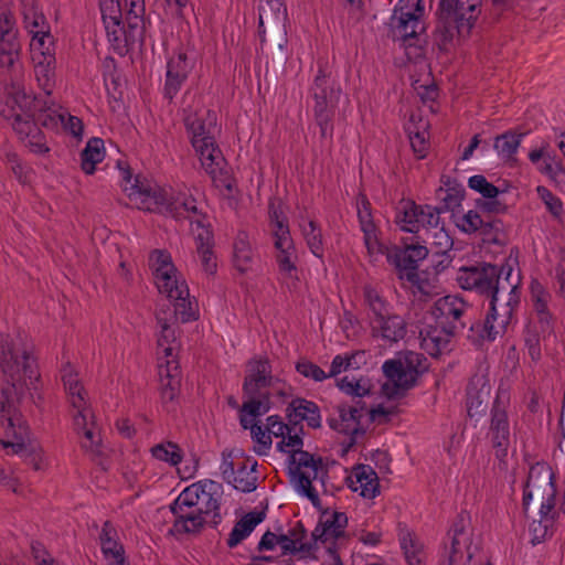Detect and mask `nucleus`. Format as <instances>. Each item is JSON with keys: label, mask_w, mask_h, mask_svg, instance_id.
Returning a JSON list of instances; mask_svg holds the SVG:
<instances>
[{"label": "nucleus", "mask_w": 565, "mask_h": 565, "mask_svg": "<svg viewBox=\"0 0 565 565\" xmlns=\"http://www.w3.org/2000/svg\"><path fill=\"white\" fill-rule=\"evenodd\" d=\"M555 475L551 466L544 461L536 462L530 467L526 482L523 489L522 507L527 512L531 500L556 498Z\"/></svg>", "instance_id": "13"}, {"label": "nucleus", "mask_w": 565, "mask_h": 565, "mask_svg": "<svg viewBox=\"0 0 565 565\" xmlns=\"http://www.w3.org/2000/svg\"><path fill=\"white\" fill-rule=\"evenodd\" d=\"M61 379L72 407H83L86 405V392L78 380L77 372L70 362L62 366Z\"/></svg>", "instance_id": "37"}, {"label": "nucleus", "mask_w": 565, "mask_h": 565, "mask_svg": "<svg viewBox=\"0 0 565 565\" xmlns=\"http://www.w3.org/2000/svg\"><path fill=\"white\" fill-rule=\"evenodd\" d=\"M154 278L159 292L167 295L169 299L175 297L177 292H180L182 288H188L184 280L180 281L177 278V273L164 271L161 275H157Z\"/></svg>", "instance_id": "55"}, {"label": "nucleus", "mask_w": 565, "mask_h": 565, "mask_svg": "<svg viewBox=\"0 0 565 565\" xmlns=\"http://www.w3.org/2000/svg\"><path fill=\"white\" fill-rule=\"evenodd\" d=\"M552 334L553 332L550 330H545V328L542 324H539L531 318L527 319V322L523 330V340L532 361L537 362L541 360V342L546 340V338H548Z\"/></svg>", "instance_id": "35"}, {"label": "nucleus", "mask_w": 565, "mask_h": 565, "mask_svg": "<svg viewBox=\"0 0 565 565\" xmlns=\"http://www.w3.org/2000/svg\"><path fill=\"white\" fill-rule=\"evenodd\" d=\"M287 20V8L284 0H271L259 4L258 33H266L267 28L277 26L279 30Z\"/></svg>", "instance_id": "32"}, {"label": "nucleus", "mask_w": 565, "mask_h": 565, "mask_svg": "<svg viewBox=\"0 0 565 565\" xmlns=\"http://www.w3.org/2000/svg\"><path fill=\"white\" fill-rule=\"evenodd\" d=\"M491 401V386L483 377L472 379L467 386V412L470 417L486 414Z\"/></svg>", "instance_id": "27"}, {"label": "nucleus", "mask_w": 565, "mask_h": 565, "mask_svg": "<svg viewBox=\"0 0 565 565\" xmlns=\"http://www.w3.org/2000/svg\"><path fill=\"white\" fill-rule=\"evenodd\" d=\"M428 248L419 243L403 242V246H394L386 253L387 262L394 265L398 279L416 282L418 265L428 256Z\"/></svg>", "instance_id": "12"}, {"label": "nucleus", "mask_w": 565, "mask_h": 565, "mask_svg": "<svg viewBox=\"0 0 565 565\" xmlns=\"http://www.w3.org/2000/svg\"><path fill=\"white\" fill-rule=\"evenodd\" d=\"M151 456L157 460L178 466L183 460V450L173 441H166L150 448Z\"/></svg>", "instance_id": "52"}, {"label": "nucleus", "mask_w": 565, "mask_h": 565, "mask_svg": "<svg viewBox=\"0 0 565 565\" xmlns=\"http://www.w3.org/2000/svg\"><path fill=\"white\" fill-rule=\"evenodd\" d=\"M331 539L337 540L344 535L348 525V516L344 512L334 511L331 516L323 520Z\"/></svg>", "instance_id": "64"}, {"label": "nucleus", "mask_w": 565, "mask_h": 565, "mask_svg": "<svg viewBox=\"0 0 565 565\" xmlns=\"http://www.w3.org/2000/svg\"><path fill=\"white\" fill-rule=\"evenodd\" d=\"M399 544L408 565H422L425 553L424 545L416 535L408 530H401Z\"/></svg>", "instance_id": "45"}, {"label": "nucleus", "mask_w": 565, "mask_h": 565, "mask_svg": "<svg viewBox=\"0 0 565 565\" xmlns=\"http://www.w3.org/2000/svg\"><path fill=\"white\" fill-rule=\"evenodd\" d=\"M268 216L274 238L290 234L288 220L284 214L280 202H277L276 199H271L268 203Z\"/></svg>", "instance_id": "53"}, {"label": "nucleus", "mask_w": 565, "mask_h": 565, "mask_svg": "<svg viewBox=\"0 0 565 565\" xmlns=\"http://www.w3.org/2000/svg\"><path fill=\"white\" fill-rule=\"evenodd\" d=\"M268 39L266 38V33L259 34L262 49L266 46L268 50L274 51L279 62L286 61L287 56L284 52L288 40L285 25L281 26L280 30L277 26L268 28Z\"/></svg>", "instance_id": "48"}, {"label": "nucleus", "mask_w": 565, "mask_h": 565, "mask_svg": "<svg viewBox=\"0 0 565 565\" xmlns=\"http://www.w3.org/2000/svg\"><path fill=\"white\" fill-rule=\"evenodd\" d=\"M363 306L366 310L369 327L393 312V306L371 285L363 287Z\"/></svg>", "instance_id": "31"}, {"label": "nucleus", "mask_w": 565, "mask_h": 565, "mask_svg": "<svg viewBox=\"0 0 565 565\" xmlns=\"http://www.w3.org/2000/svg\"><path fill=\"white\" fill-rule=\"evenodd\" d=\"M159 377L160 388L175 387V390H180L181 380L174 361H167L166 365L159 364Z\"/></svg>", "instance_id": "58"}, {"label": "nucleus", "mask_w": 565, "mask_h": 565, "mask_svg": "<svg viewBox=\"0 0 565 565\" xmlns=\"http://www.w3.org/2000/svg\"><path fill=\"white\" fill-rule=\"evenodd\" d=\"M286 417L292 427H299L303 433L302 422L313 429L321 427V415L319 406L303 397L294 398L286 408Z\"/></svg>", "instance_id": "21"}, {"label": "nucleus", "mask_w": 565, "mask_h": 565, "mask_svg": "<svg viewBox=\"0 0 565 565\" xmlns=\"http://www.w3.org/2000/svg\"><path fill=\"white\" fill-rule=\"evenodd\" d=\"M342 93L341 85L332 68L324 62H318V70L308 89L312 99L313 120L319 127L320 138L332 141L334 116Z\"/></svg>", "instance_id": "4"}, {"label": "nucleus", "mask_w": 565, "mask_h": 565, "mask_svg": "<svg viewBox=\"0 0 565 565\" xmlns=\"http://www.w3.org/2000/svg\"><path fill=\"white\" fill-rule=\"evenodd\" d=\"M0 424L18 425L21 435L25 431L21 401L26 391L38 390L41 380L34 345L26 333H0Z\"/></svg>", "instance_id": "1"}, {"label": "nucleus", "mask_w": 565, "mask_h": 565, "mask_svg": "<svg viewBox=\"0 0 565 565\" xmlns=\"http://www.w3.org/2000/svg\"><path fill=\"white\" fill-rule=\"evenodd\" d=\"M3 92L6 102L1 110L2 116L11 111L31 114L38 109L40 100L25 92L24 82H20L19 87L15 83L3 86Z\"/></svg>", "instance_id": "22"}, {"label": "nucleus", "mask_w": 565, "mask_h": 565, "mask_svg": "<svg viewBox=\"0 0 565 565\" xmlns=\"http://www.w3.org/2000/svg\"><path fill=\"white\" fill-rule=\"evenodd\" d=\"M430 312L436 323L449 328L457 334L463 332L468 326L470 328L471 323L478 322L473 320V307L457 295L438 298Z\"/></svg>", "instance_id": "9"}, {"label": "nucleus", "mask_w": 565, "mask_h": 565, "mask_svg": "<svg viewBox=\"0 0 565 565\" xmlns=\"http://www.w3.org/2000/svg\"><path fill=\"white\" fill-rule=\"evenodd\" d=\"M401 3L402 0L394 8L393 14L390 18L387 35L393 41H401L404 46H412L415 44L414 40L419 41V35L425 30L420 21L423 8L419 0L414 11L411 9L406 10Z\"/></svg>", "instance_id": "11"}, {"label": "nucleus", "mask_w": 565, "mask_h": 565, "mask_svg": "<svg viewBox=\"0 0 565 565\" xmlns=\"http://www.w3.org/2000/svg\"><path fill=\"white\" fill-rule=\"evenodd\" d=\"M288 454V473L291 481L296 482L297 491L308 498L315 508L321 509V500L312 480L317 479L319 470L322 469V458H316L302 449H289Z\"/></svg>", "instance_id": "8"}, {"label": "nucleus", "mask_w": 565, "mask_h": 565, "mask_svg": "<svg viewBox=\"0 0 565 565\" xmlns=\"http://www.w3.org/2000/svg\"><path fill=\"white\" fill-rule=\"evenodd\" d=\"M339 418L330 417L327 419L332 430L344 435H365L366 429L361 425L360 409L356 406L338 404L335 406Z\"/></svg>", "instance_id": "26"}, {"label": "nucleus", "mask_w": 565, "mask_h": 565, "mask_svg": "<svg viewBox=\"0 0 565 565\" xmlns=\"http://www.w3.org/2000/svg\"><path fill=\"white\" fill-rule=\"evenodd\" d=\"M194 141V149L200 157L201 164L205 172L212 178L217 186L225 188L228 192L233 191V180L230 174L223 170L225 158L214 139L207 141Z\"/></svg>", "instance_id": "15"}, {"label": "nucleus", "mask_w": 565, "mask_h": 565, "mask_svg": "<svg viewBox=\"0 0 565 565\" xmlns=\"http://www.w3.org/2000/svg\"><path fill=\"white\" fill-rule=\"evenodd\" d=\"M32 58L39 86L50 95L55 86V52L46 49L41 53L35 52Z\"/></svg>", "instance_id": "30"}, {"label": "nucleus", "mask_w": 565, "mask_h": 565, "mask_svg": "<svg viewBox=\"0 0 565 565\" xmlns=\"http://www.w3.org/2000/svg\"><path fill=\"white\" fill-rule=\"evenodd\" d=\"M193 63L189 60L186 53L180 51L168 60L166 82L163 87L164 98L172 100L185 83Z\"/></svg>", "instance_id": "19"}, {"label": "nucleus", "mask_w": 565, "mask_h": 565, "mask_svg": "<svg viewBox=\"0 0 565 565\" xmlns=\"http://www.w3.org/2000/svg\"><path fill=\"white\" fill-rule=\"evenodd\" d=\"M356 205L361 231L376 227L373 221L372 206L365 194L359 195Z\"/></svg>", "instance_id": "63"}, {"label": "nucleus", "mask_w": 565, "mask_h": 565, "mask_svg": "<svg viewBox=\"0 0 565 565\" xmlns=\"http://www.w3.org/2000/svg\"><path fill=\"white\" fill-rule=\"evenodd\" d=\"M0 77L3 86L24 82L22 55L0 56Z\"/></svg>", "instance_id": "42"}, {"label": "nucleus", "mask_w": 565, "mask_h": 565, "mask_svg": "<svg viewBox=\"0 0 565 565\" xmlns=\"http://www.w3.org/2000/svg\"><path fill=\"white\" fill-rule=\"evenodd\" d=\"M221 503L218 500L209 499L205 501L200 509L195 510H182V508L170 509L174 520L172 526L169 530V534L173 536L179 535H199L205 529L207 523V515L211 514V510H218Z\"/></svg>", "instance_id": "14"}, {"label": "nucleus", "mask_w": 565, "mask_h": 565, "mask_svg": "<svg viewBox=\"0 0 565 565\" xmlns=\"http://www.w3.org/2000/svg\"><path fill=\"white\" fill-rule=\"evenodd\" d=\"M184 126L190 135L191 143L194 147V141H207L214 139L212 130L216 125V114L213 110H196L188 111L184 116Z\"/></svg>", "instance_id": "23"}, {"label": "nucleus", "mask_w": 565, "mask_h": 565, "mask_svg": "<svg viewBox=\"0 0 565 565\" xmlns=\"http://www.w3.org/2000/svg\"><path fill=\"white\" fill-rule=\"evenodd\" d=\"M445 186H440L437 190V196L440 199L443 205L438 209H441V213L446 211H455L461 205L466 196V190L462 184L457 182H450L448 180L445 182Z\"/></svg>", "instance_id": "43"}, {"label": "nucleus", "mask_w": 565, "mask_h": 565, "mask_svg": "<svg viewBox=\"0 0 565 565\" xmlns=\"http://www.w3.org/2000/svg\"><path fill=\"white\" fill-rule=\"evenodd\" d=\"M3 117L12 121L11 125L21 139H35V141L30 140V145L31 147L34 148V151L40 153L49 151V148L45 147V145L40 141L41 131L38 127H35V121L33 118L34 113L26 114L11 111L10 114Z\"/></svg>", "instance_id": "28"}, {"label": "nucleus", "mask_w": 565, "mask_h": 565, "mask_svg": "<svg viewBox=\"0 0 565 565\" xmlns=\"http://www.w3.org/2000/svg\"><path fill=\"white\" fill-rule=\"evenodd\" d=\"M525 135V132L510 129L494 138L493 148L498 156L510 167L515 166L518 162L515 154Z\"/></svg>", "instance_id": "34"}, {"label": "nucleus", "mask_w": 565, "mask_h": 565, "mask_svg": "<svg viewBox=\"0 0 565 565\" xmlns=\"http://www.w3.org/2000/svg\"><path fill=\"white\" fill-rule=\"evenodd\" d=\"M457 335L449 328H444L440 323L428 324L419 331L420 344L431 356H438L444 351L449 350L451 339Z\"/></svg>", "instance_id": "25"}, {"label": "nucleus", "mask_w": 565, "mask_h": 565, "mask_svg": "<svg viewBox=\"0 0 565 565\" xmlns=\"http://www.w3.org/2000/svg\"><path fill=\"white\" fill-rule=\"evenodd\" d=\"M222 491V484L210 480H201L186 487L177 499L170 504L169 509L195 510L200 509V501L203 503L209 499L218 500Z\"/></svg>", "instance_id": "17"}, {"label": "nucleus", "mask_w": 565, "mask_h": 565, "mask_svg": "<svg viewBox=\"0 0 565 565\" xmlns=\"http://www.w3.org/2000/svg\"><path fill=\"white\" fill-rule=\"evenodd\" d=\"M478 233L487 243L502 244L505 238L503 222L495 216L484 215Z\"/></svg>", "instance_id": "54"}, {"label": "nucleus", "mask_w": 565, "mask_h": 565, "mask_svg": "<svg viewBox=\"0 0 565 565\" xmlns=\"http://www.w3.org/2000/svg\"><path fill=\"white\" fill-rule=\"evenodd\" d=\"M0 426L4 429L8 437L12 436L15 439V441L0 439L2 447L11 448L13 454H18L23 457L26 465L31 466L35 471L40 470L43 451L41 447L24 443V438L29 433L28 425L25 424V431L21 435L18 434V430L20 429L15 424L13 426H9L8 422H4V424H0Z\"/></svg>", "instance_id": "18"}, {"label": "nucleus", "mask_w": 565, "mask_h": 565, "mask_svg": "<svg viewBox=\"0 0 565 565\" xmlns=\"http://www.w3.org/2000/svg\"><path fill=\"white\" fill-rule=\"evenodd\" d=\"M483 218L484 215L478 209L470 210L459 218L456 225L461 232L472 234L479 232Z\"/></svg>", "instance_id": "61"}, {"label": "nucleus", "mask_w": 565, "mask_h": 565, "mask_svg": "<svg viewBox=\"0 0 565 565\" xmlns=\"http://www.w3.org/2000/svg\"><path fill=\"white\" fill-rule=\"evenodd\" d=\"M275 382L278 380L273 376L271 363L268 358L250 359L246 364L242 385L243 395L247 399L242 404L241 412L248 413L253 418L267 414L271 408L269 387Z\"/></svg>", "instance_id": "5"}, {"label": "nucleus", "mask_w": 565, "mask_h": 565, "mask_svg": "<svg viewBox=\"0 0 565 565\" xmlns=\"http://www.w3.org/2000/svg\"><path fill=\"white\" fill-rule=\"evenodd\" d=\"M22 14L23 21L26 28L43 30V25L45 24L44 14L39 11L38 4L35 0H22Z\"/></svg>", "instance_id": "56"}, {"label": "nucleus", "mask_w": 565, "mask_h": 565, "mask_svg": "<svg viewBox=\"0 0 565 565\" xmlns=\"http://www.w3.org/2000/svg\"><path fill=\"white\" fill-rule=\"evenodd\" d=\"M302 236L310 252L322 259L324 255V243L322 230L318 222L310 220L307 225H300Z\"/></svg>", "instance_id": "50"}, {"label": "nucleus", "mask_w": 565, "mask_h": 565, "mask_svg": "<svg viewBox=\"0 0 565 565\" xmlns=\"http://www.w3.org/2000/svg\"><path fill=\"white\" fill-rule=\"evenodd\" d=\"M274 247L279 273L285 277L292 278L294 273H297L298 255L291 235L274 238Z\"/></svg>", "instance_id": "29"}, {"label": "nucleus", "mask_w": 565, "mask_h": 565, "mask_svg": "<svg viewBox=\"0 0 565 565\" xmlns=\"http://www.w3.org/2000/svg\"><path fill=\"white\" fill-rule=\"evenodd\" d=\"M203 270L209 275H214L217 269L216 255L214 253V234L210 225L201 220L195 221V227H192Z\"/></svg>", "instance_id": "20"}, {"label": "nucleus", "mask_w": 565, "mask_h": 565, "mask_svg": "<svg viewBox=\"0 0 565 565\" xmlns=\"http://www.w3.org/2000/svg\"><path fill=\"white\" fill-rule=\"evenodd\" d=\"M254 263V250L248 241V235L239 231L233 244V265L241 273L245 274L252 269Z\"/></svg>", "instance_id": "39"}, {"label": "nucleus", "mask_w": 565, "mask_h": 565, "mask_svg": "<svg viewBox=\"0 0 565 565\" xmlns=\"http://www.w3.org/2000/svg\"><path fill=\"white\" fill-rule=\"evenodd\" d=\"M167 211L172 217L189 218L191 225L195 226V221L201 220L203 223L206 218L205 214L196 205V200L192 195L178 196L167 204Z\"/></svg>", "instance_id": "38"}, {"label": "nucleus", "mask_w": 565, "mask_h": 565, "mask_svg": "<svg viewBox=\"0 0 565 565\" xmlns=\"http://www.w3.org/2000/svg\"><path fill=\"white\" fill-rule=\"evenodd\" d=\"M99 9L105 25L107 39L110 42V38H114V35L122 34L120 29V24H122V10L120 0L100 1Z\"/></svg>", "instance_id": "40"}, {"label": "nucleus", "mask_w": 565, "mask_h": 565, "mask_svg": "<svg viewBox=\"0 0 565 565\" xmlns=\"http://www.w3.org/2000/svg\"><path fill=\"white\" fill-rule=\"evenodd\" d=\"M482 0H440L433 41L448 52L455 41L467 39L481 13Z\"/></svg>", "instance_id": "2"}, {"label": "nucleus", "mask_w": 565, "mask_h": 565, "mask_svg": "<svg viewBox=\"0 0 565 565\" xmlns=\"http://www.w3.org/2000/svg\"><path fill=\"white\" fill-rule=\"evenodd\" d=\"M102 552L106 558H114L125 554L122 544L118 542V533L110 521H105L99 534Z\"/></svg>", "instance_id": "46"}, {"label": "nucleus", "mask_w": 565, "mask_h": 565, "mask_svg": "<svg viewBox=\"0 0 565 565\" xmlns=\"http://www.w3.org/2000/svg\"><path fill=\"white\" fill-rule=\"evenodd\" d=\"M356 482L360 484L361 495L366 499H373L379 493V477L370 467L361 465L355 471Z\"/></svg>", "instance_id": "49"}, {"label": "nucleus", "mask_w": 565, "mask_h": 565, "mask_svg": "<svg viewBox=\"0 0 565 565\" xmlns=\"http://www.w3.org/2000/svg\"><path fill=\"white\" fill-rule=\"evenodd\" d=\"M536 192L540 199L544 202L547 211L555 217L561 218L564 214L563 203L559 198L554 195L547 188L537 186Z\"/></svg>", "instance_id": "62"}, {"label": "nucleus", "mask_w": 565, "mask_h": 565, "mask_svg": "<svg viewBox=\"0 0 565 565\" xmlns=\"http://www.w3.org/2000/svg\"><path fill=\"white\" fill-rule=\"evenodd\" d=\"M238 417L242 428L249 429L253 440L259 445L258 448H255V452L258 455L266 454V450L271 446V437L266 434V428L259 425L256 418L250 417L248 413L241 412Z\"/></svg>", "instance_id": "44"}, {"label": "nucleus", "mask_w": 565, "mask_h": 565, "mask_svg": "<svg viewBox=\"0 0 565 565\" xmlns=\"http://www.w3.org/2000/svg\"><path fill=\"white\" fill-rule=\"evenodd\" d=\"M383 373L392 382L384 384V394L393 399L417 385L418 379L429 370L428 359L420 352L403 351L397 358L384 362Z\"/></svg>", "instance_id": "6"}, {"label": "nucleus", "mask_w": 565, "mask_h": 565, "mask_svg": "<svg viewBox=\"0 0 565 565\" xmlns=\"http://www.w3.org/2000/svg\"><path fill=\"white\" fill-rule=\"evenodd\" d=\"M521 290L515 282L509 285L498 296L489 299V309L483 321L471 323L467 338L477 347L484 341H494L499 334L504 333L511 324H515L516 309L521 302Z\"/></svg>", "instance_id": "3"}, {"label": "nucleus", "mask_w": 565, "mask_h": 565, "mask_svg": "<svg viewBox=\"0 0 565 565\" xmlns=\"http://www.w3.org/2000/svg\"><path fill=\"white\" fill-rule=\"evenodd\" d=\"M171 300L174 301V316L182 323L198 319V305L190 299L189 288H182Z\"/></svg>", "instance_id": "47"}, {"label": "nucleus", "mask_w": 565, "mask_h": 565, "mask_svg": "<svg viewBox=\"0 0 565 565\" xmlns=\"http://www.w3.org/2000/svg\"><path fill=\"white\" fill-rule=\"evenodd\" d=\"M512 267L509 264L501 266L490 263H480L471 267H462L459 271L458 282L462 289L473 290L488 300L498 296L500 291L509 289L512 282L510 276Z\"/></svg>", "instance_id": "7"}, {"label": "nucleus", "mask_w": 565, "mask_h": 565, "mask_svg": "<svg viewBox=\"0 0 565 565\" xmlns=\"http://www.w3.org/2000/svg\"><path fill=\"white\" fill-rule=\"evenodd\" d=\"M126 3L129 9L126 12V25L124 22L120 24L122 34L110 38L111 47L120 56L126 55L136 43L140 46L145 43V1L128 0Z\"/></svg>", "instance_id": "10"}, {"label": "nucleus", "mask_w": 565, "mask_h": 565, "mask_svg": "<svg viewBox=\"0 0 565 565\" xmlns=\"http://www.w3.org/2000/svg\"><path fill=\"white\" fill-rule=\"evenodd\" d=\"M105 157L104 140L102 138H90L81 152V167L86 174H93L96 164L102 162Z\"/></svg>", "instance_id": "41"}, {"label": "nucleus", "mask_w": 565, "mask_h": 565, "mask_svg": "<svg viewBox=\"0 0 565 565\" xmlns=\"http://www.w3.org/2000/svg\"><path fill=\"white\" fill-rule=\"evenodd\" d=\"M150 262L152 263L153 275H161L164 271L178 273L174 264L172 263L171 255L163 249H154L150 255Z\"/></svg>", "instance_id": "60"}, {"label": "nucleus", "mask_w": 565, "mask_h": 565, "mask_svg": "<svg viewBox=\"0 0 565 565\" xmlns=\"http://www.w3.org/2000/svg\"><path fill=\"white\" fill-rule=\"evenodd\" d=\"M468 186L480 193L483 199H494L501 193L500 189L490 183L484 175L476 174L468 179Z\"/></svg>", "instance_id": "59"}, {"label": "nucleus", "mask_w": 565, "mask_h": 565, "mask_svg": "<svg viewBox=\"0 0 565 565\" xmlns=\"http://www.w3.org/2000/svg\"><path fill=\"white\" fill-rule=\"evenodd\" d=\"M221 472L223 480L228 484L233 486L234 489L249 493L257 488V477L247 473V477H236L235 467L232 460V451L224 450L222 452Z\"/></svg>", "instance_id": "33"}, {"label": "nucleus", "mask_w": 565, "mask_h": 565, "mask_svg": "<svg viewBox=\"0 0 565 565\" xmlns=\"http://www.w3.org/2000/svg\"><path fill=\"white\" fill-rule=\"evenodd\" d=\"M488 437L495 450V457L500 460L505 458L510 447L511 429L508 412L499 396L495 397L491 407Z\"/></svg>", "instance_id": "16"}, {"label": "nucleus", "mask_w": 565, "mask_h": 565, "mask_svg": "<svg viewBox=\"0 0 565 565\" xmlns=\"http://www.w3.org/2000/svg\"><path fill=\"white\" fill-rule=\"evenodd\" d=\"M418 206L414 201L402 202L397 211L395 223L404 232L417 233L418 232Z\"/></svg>", "instance_id": "51"}, {"label": "nucleus", "mask_w": 565, "mask_h": 565, "mask_svg": "<svg viewBox=\"0 0 565 565\" xmlns=\"http://www.w3.org/2000/svg\"><path fill=\"white\" fill-rule=\"evenodd\" d=\"M417 206L418 231L420 230V227L437 230L440 223L441 209L428 204H417Z\"/></svg>", "instance_id": "57"}, {"label": "nucleus", "mask_w": 565, "mask_h": 565, "mask_svg": "<svg viewBox=\"0 0 565 565\" xmlns=\"http://www.w3.org/2000/svg\"><path fill=\"white\" fill-rule=\"evenodd\" d=\"M371 335L385 343H397L407 334V322L394 311L370 327Z\"/></svg>", "instance_id": "24"}, {"label": "nucleus", "mask_w": 565, "mask_h": 565, "mask_svg": "<svg viewBox=\"0 0 565 565\" xmlns=\"http://www.w3.org/2000/svg\"><path fill=\"white\" fill-rule=\"evenodd\" d=\"M266 518V511H252L246 513L241 520H238L232 529L228 539L227 546L233 548L237 546L243 540L248 537L254 529L262 523Z\"/></svg>", "instance_id": "36"}]
</instances>
